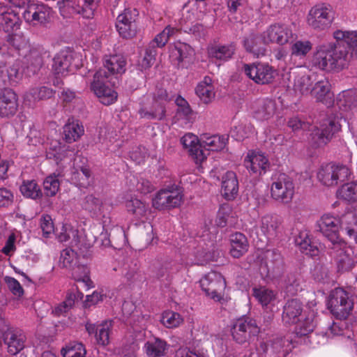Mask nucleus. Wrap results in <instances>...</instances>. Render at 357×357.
Segmentation results:
<instances>
[{"label": "nucleus", "mask_w": 357, "mask_h": 357, "mask_svg": "<svg viewBox=\"0 0 357 357\" xmlns=\"http://www.w3.org/2000/svg\"><path fill=\"white\" fill-rule=\"evenodd\" d=\"M317 225L319 231L333 245L344 241L340 236V230L357 241V214L353 211H348L340 217L326 213L317 220Z\"/></svg>", "instance_id": "1"}, {"label": "nucleus", "mask_w": 357, "mask_h": 357, "mask_svg": "<svg viewBox=\"0 0 357 357\" xmlns=\"http://www.w3.org/2000/svg\"><path fill=\"white\" fill-rule=\"evenodd\" d=\"M349 62L348 52L340 48L335 43H328L317 47L312 63L320 70L328 72L341 70Z\"/></svg>", "instance_id": "2"}, {"label": "nucleus", "mask_w": 357, "mask_h": 357, "mask_svg": "<svg viewBox=\"0 0 357 357\" xmlns=\"http://www.w3.org/2000/svg\"><path fill=\"white\" fill-rule=\"evenodd\" d=\"M282 321L285 324H296V333L301 336L312 332L316 326L314 311H303V304L298 299L287 301L284 307Z\"/></svg>", "instance_id": "3"}, {"label": "nucleus", "mask_w": 357, "mask_h": 357, "mask_svg": "<svg viewBox=\"0 0 357 357\" xmlns=\"http://www.w3.org/2000/svg\"><path fill=\"white\" fill-rule=\"evenodd\" d=\"M334 21V14L331 7L326 3H317L308 10L305 22L307 26L315 31L328 29Z\"/></svg>", "instance_id": "4"}, {"label": "nucleus", "mask_w": 357, "mask_h": 357, "mask_svg": "<svg viewBox=\"0 0 357 357\" xmlns=\"http://www.w3.org/2000/svg\"><path fill=\"white\" fill-rule=\"evenodd\" d=\"M8 5L0 4V26L8 33L20 29L21 21L18 13L12 8H22L32 4L31 0H5Z\"/></svg>", "instance_id": "5"}, {"label": "nucleus", "mask_w": 357, "mask_h": 357, "mask_svg": "<svg viewBox=\"0 0 357 357\" xmlns=\"http://www.w3.org/2000/svg\"><path fill=\"white\" fill-rule=\"evenodd\" d=\"M350 174L351 169L348 165L329 163L322 165L318 169L317 178L323 185L334 187L339 182L347 179Z\"/></svg>", "instance_id": "6"}, {"label": "nucleus", "mask_w": 357, "mask_h": 357, "mask_svg": "<svg viewBox=\"0 0 357 357\" xmlns=\"http://www.w3.org/2000/svg\"><path fill=\"white\" fill-rule=\"evenodd\" d=\"M328 308L337 319H346L354 308V303L349 293L342 288L333 290L328 300Z\"/></svg>", "instance_id": "7"}, {"label": "nucleus", "mask_w": 357, "mask_h": 357, "mask_svg": "<svg viewBox=\"0 0 357 357\" xmlns=\"http://www.w3.org/2000/svg\"><path fill=\"white\" fill-rule=\"evenodd\" d=\"M296 38L297 34L291 26L281 23L271 24L261 33V40L266 45L272 43L284 46Z\"/></svg>", "instance_id": "8"}, {"label": "nucleus", "mask_w": 357, "mask_h": 357, "mask_svg": "<svg viewBox=\"0 0 357 357\" xmlns=\"http://www.w3.org/2000/svg\"><path fill=\"white\" fill-rule=\"evenodd\" d=\"M168 96L165 90L160 89L157 96L146 98L139 110L142 118L161 120L165 116V103Z\"/></svg>", "instance_id": "9"}, {"label": "nucleus", "mask_w": 357, "mask_h": 357, "mask_svg": "<svg viewBox=\"0 0 357 357\" xmlns=\"http://www.w3.org/2000/svg\"><path fill=\"white\" fill-rule=\"evenodd\" d=\"M200 287L206 295L215 301L223 299L226 282L223 276L215 271H211L199 280Z\"/></svg>", "instance_id": "10"}, {"label": "nucleus", "mask_w": 357, "mask_h": 357, "mask_svg": "<svg viewBox=\"0 0 357 357\" xmlns=\"http://www.w3.org/2000/svg\"><path fill=\"white\" fill-rule=\"evenodd\" d=\"M294 195V184L287 175L282 174L273 179L271 186V197L282 204H289Z\"/></svg>", "instance_id": "11"}, {"label": "nucleus", "mask_w": 357, "mask_h": 357, "mask_svg": "<svg viewBox=\"0 0 357 357\" xmlns=\"http://www.w3.org/2000/svg\"><path fill=\"white\" fill-rule=\"evenodd\" d=\"M107 78V73L100 69L95 73L93 80L91 84V89L99 98L100 101L105 105L114 103L117 98V93L106 85Z\"/></svg>", "instance_id": "12"}, {"label": "nucleus", "mask_w": 357, "mask_h": 357, "mask_svg": "<svg viewBox=\"0 0 357 357\" xmlns=\"http://www.w3.org/2000/svg\"><path fill=\"white\" fill-rule=\"evenodd\" d=\"M183 193L178 188H166L156 193L152 205L159 211L178 207L183 202Z\"/></svg>", "instance_id": "13"}, {"label": "nucleus", "mask_w": 357, "mask_h": 357, "mask_svg": "<svg viewBox=\"0 0 357 357\" xmlns=\"http://www.w3.org/2000/svg\"><path fill=\"white\" fill-rule=\"evenodd\" d=\"M245 74L257 84H267L272 82L275 78V71L268 63H253L244 65Z\"/></svg>", "instance_id": "14"}, {"label": "nucleus", "mask_w": 357, "mask_h": 357, "mask_svg": "<svg viewBox=\"0 0 357 357\" xmlns=\"http://www.w3.org/2000/svg\"><path fill=\"white\" fill-rule=\"evenodd\" d=\"M332 249L335 253V259L337 271L339 273L350 271L357 261L352 248L343 241L333 245Z\"/></svg>", "instance_id": "15"}, {"label": "nucleus", "mask_w": 357, "mask_h": 357, "mask_svg": "<svg viewBox=\"0 0 357 357\" xmlns=\"http://www.w3.org/2000/svg\"><path fill=\"white\" fill-rule=\"evenodd\" d=\"M138 11L135 9H125L119 14L116 21V28L123 38H132L137 33L136 19Z\"/></svg>", "instance_id": "16"}, {"label": "nucleus", "mask_w": 357, "mask_h": 357, "mask_svg": "<svg viewBox=\"0 0 357 357\" xmlns=\"http://www.w3.org/2000/svg\"><path fill=\"white\" fill-rule=\"evenodd\" d=\"M259 333V328L255 321L249 318L238 319L231 328L233 339L239 344L245 343L252 336H256Z\"/></svg>", "instance_id": "17"}, {"label": "nucleus", "mask_w": 357, "mask_h": 357, "mask_svg": "<svg viewBox=\"0 0 357 357\" xmlns=\"http://www.w3.org/2000/svg\"><path fill=\"white\" fill-rule=\"evenodd\" d=\"M341 119L342 117L339 116L328 117L322 122L320 128L313 127L312 135L319 146L326 144L333 135L340 130Z\"/></svg>", "instance_id": "18"}, {"label": "nucleus", "mask_w": 357, "mask_h": 357, "mask_svg": "<svg viewBox=\"0 0 357 357\" xmlns=\"http://www.w3.org/2000/svg\"><path fill=\"white\" fill-rule=\"evenodd\" d=\"M243 162L248 171L256 176L265 174L270 168V162L267 155L259 151H248Z\"/></svg>", "instance_id": "19"}, {"label": "nucleus", "mask_w": 357, "mask_h": 357, "mask_svg": "<svg viewBox=\"0 0 357 357\" xmlns=\"http://www.w3.org/2000/svg\"><path fill=\"white\" fill-rule=\"evenodd\" d=\"M52 15V9L43 3L30 4L23 13L25 22L32 26L45 24L50 22Z\"/></svg>", "instance_id": "20"}, {"label": "nucleus", "mask_w": 357, "mask_h": 357, "mask_svg": "<svg viewBox=\"0 0 357 357\" xmlns=\"http://www.w3.org/2000/svg\"><path fill=\"white\" fill-rule=\"evenodd\" d=\"M83 210L87 211L93 218L105 217L110 211L111 206L94 197L93 195H86L80 203Z\"/></svg>", "instance_id": "21"}, {"label": "nucleus", "mask_w": 357, "mask_h": 357, "mask_svg": "<svg viewBox=\"0 0 357 357\" xmlns=\"http://www.w3.org/2000/svg\"><path fill=\"white\" fill-rule=\"evenodd\" d=\"M290 59L296 66H301L312 49V43L307 39H294L289 43Z\"/></svg>", "instance_id": "22"}, {"label": "nucleus", "mask_w": 357, "mask_h": 357, "mask_svg": "<svg viewBox=\"0 0 357 357\" xmlns=\"http://www.w3.org/2000/svg\"><path fill=\"white\" fill-rule=\"evenodd\" d=\"M181 143L189 151L197 164H202L206 159V153L202 149L201 139L188 132L181 138Z\"/></svg>", "instance_id": "23"}, {"label": "nucleus", "mask_w": 357, "mask_h": 357, "mask_svg": "<svg viewBox=\"0 0 357 357\" xmlns=\"http://www.w3.org/2000/svg\"><path fill=\"white\" fill-rule=\"evenodd\" d=\"M18 109L17 94L11 89H5L0 93V117L10 118Z\"/></svg>", "instance_id": "24"}, {"label": "nucleus", "mask_w": 357, "mask_h": 357, "mask_svg": "<svg viewBox=\"0 0 357 357\" xmlns=\"http://www.w3.org/2000/svg\"><path fill=\"white\" fill-rule=\"evenodd\" d=\"M73 54L68 51H61L54 58L52 70L59 76H65L71 72L77 64H73Z\"/></svg>", "instance_id": "25"}, {"label": "nucleus", "mask_w": 357, "mask_h": 357, "mask_svg": "<svg viewBox=\"0 0 357 357\" xmlns=\"http://www.w3.org/2000/svg\"><path fill=\"white\" fill-rule=\"evenodd\" d=\"M275 104L272 100L259 99L255 101L252 105L253 117L257 121H266L275 114Z\"/></svg>", "instance_id": "26"}, {"label": "nucleus", "mask_w": 357, "mask_h": 357, "mask_svg": "<svg viewBox=\"0 0 357 357\" xmlns=\"http://www.w3.org/2000/svg\"><path fill=\"white\" fill-rule=\"evenodd\" d=\"M21 78L22 73L20 71L18 63L0 66V87L15 85L20 82Z\"/></svg>", "instance_id": "27"}, {"label": "nucleus", "mask_w": 357, "mask_h": 357, "mask_svg": "<svg viewBox=\"0 0 357 357\" xmlns=\"http://www.w3.org/2000/svg\"><path fill=\"white\" fill-rule=\"evenodd\" d=\"M310 94L316 99L329 107L334 102V95L331 91V84L327 80L317 82L311 89Z\"/></svg>", "instance_id": "28"}, {"label": "nucleus", "mask_w": 357, "mask_h": 357, "mask_svg": "<svg viewBox=\"0 0 357 357\" xmlns=\"http://www.w3.org/2000/svg\"><path fill=\"white\" fill-rule=\"evenodd\" d=\"M238 192V181L236 174L227 171L222 176L221 194L227 200H233Z\"/></svg>", "instance_id": "29"}, {"label": "nucleus", "mask_w": 357, "mask_h": 357, "mask_svg": "<svg viewBox=\"0 0 357 357\" xmlns=\"http://www.w3.org/2000/svg\"><path fill=\"white\" fill-rule=\"evenodd\" d=\"M125 206L127 211L132 214L135 218L139 220L146 218L150 211L148 204L132 196L126 197Z\"/></svg>", "instance_id": "30"}, {"label": "nucleus", "mask_w": 357, "mask_h": 357, "mask_svg": "<svg viewBox=\"0 0 357 357\" xmlns=\"http://www.w3.org/2000/svg\"><path fill=\"white\" fill-rule=\"evenodd\" d=\"M266 45V43L261 40V33L260 35L251 33L243 40V46L246 51L257 58L265 55Z\"/></svg>", "instance_id": "31"}, {"label": "nucleus", "mask_w": 357, "mask_h": 357, "mask_svg": "<svg viewBox=\"0 0 357 357\" xmlns=\"http://www.w3.org/2000/svg\"><path fill=\"white\" fill-rule=\"evenodd\" d=\"M228 137L225 135H208L201 136L202 149H204L206 155L208 151H220L223 150L227 145Z\"/></svg>", "instance_id": "32"}, {"label": "nucleus", "mask_w": 357, "mask_h": 357, "mask_svg": "<svg viewBox=\"0 0 357 357\" xmlns=\"http://www.w3.org/2000/svg\"><path fill=\"white\" fill-rule=\"evenodd\" d=\"M195 93L200 100L204 104H208L213 101L215 96V89L213 84V79L209 76H206L198 83Z\"/></svg>", "instance_id": "33"}, {"label": "nucleus", "mask_w": 357, "mask_h": 357, "mask_svg": "<svg viewBox=\"0 0 357 357\" xmlns=\"http://www.w3.org/2000/svg\"><path fill=\"white\" fill-rule=\"evenodd\" d=\"M230 254L234 258H239L248 250L249 244L246 236L236 232L230 236Z\"/></svg>", "instance_id": "34"}, {"label": "nucleus", "mask_w": 357, "mask_h": 357, "mask_svg": "<svg viewBox=\"0 0 357 357\" xmlns=\"http://www.w3.org/2000/svg\"><path fill=\"white\" fill-rule=\"evenodd\" d=\"M168 348L166 341L154 337L144 344L143 349L149 357H161L165 354Z\"/></svg>", "instance_id": "35"}, {"label": "nucleus", "mask_w": 357, "mask_h": 357, "mask_svg": "<svg viewBox=\"0 0 357 357\" xmlns=\"http://www.w3.org/2000/svg\"><path fill=\"white\" fill-rule=\"evenodd\" d=\"M296 243L299 247L301 251L306 255L314 257L319 253L317 245L311 241L307 231H303L299 233L298 236L296 239Z\"/></svg>", "instance_id": "36"}, {"label": "nucleus", "mask_w": 357, "mask_h": 357, "mask_svg": "<svg viewBox=\"0 0 357 357\" xmlns=\"http://www.w3.org/2000/svg\"><path fill=\"white\" fill-rule=\"evenodd\" d=\"M103 64L111 75L122 74L126 71V61L121 54L105 56Z\"/></svg>", "instance_id": "37"}, {"label": "nucleus", "mask_w": 357, "mask_h": 357, "mask_svg": "<svg viewBox=\"0 0 357 357\" xmlns=\"http://www.w3.org/2000/svg\"><path fill=\"white\" fill-rule=\"evenodd\" d=\"M194 55L193 49L187 43L177 41L174 44L172 50V57L178 61V63H189Z\"/></svg>", "instance_id": "38"}, {"label": "nucleus", "mask_w": 357, "mask_h": 357, "mask_svg": "<svg viewBox=\"0 0 357 357\" xmlns=\"http://www.w3.org/2000/svg\"><path fill=\"white\" fill-rule=\"evenodd\" d=\"M252 295L263 307H267L268 305H273L277 300L276 292L266 287L252 288Z\"/></svg>", "instance_id": "39"}, {"label": "nucleus", "mask_w": 357, "mask_h": 357, "mask_svg": "<svg viewBox=\"0 0 357 357\" xmlns=\"http://www.w3.org/2000/svg\"><path fill=\"white\" fill-rule=\"evenodd\" d=\"M235 51L233 45H213L208 48V56L211 59L219 60L220 61H226L231 58Z\"/></svg>", "instance_id": "40"}, {"label": "nucleus", "mask_w": 357, "mask_h": 357, "mask_svg": "<svg viewBox=\"0 0 357 357\" xmlns=\"http://www.w3.org/2000/svg\"><path fill=\"white\" fill-rule=\"evenodd\" d=\"M257 225L264 236L271 237L276 234L279 223L275 216L266 214L261 217Z\"/></svg>", "instance_id": "41"}, {"label": "nucleus", "mask_w": 357, "mask_h": 357, "mask_svg": "<svg viewBox=\"0 0 357 357\" xmlns=\"http://www.w3.org/2000/svg\"><path fill=\"white\" fill-rule=\"evenodd\" d=\"M337 197L349 204L357 202V181L341 185L337 190Z\"/></svg>", "instance_id": "42"}, {"label": "nucleus", "mask_w": 357, "mask_h": 357, "mask_svg": "<svg viewBox=\"0 0 357 357\" xmlns=\"http://www.w3.org/2000/svg\"><path fill=\"white\" fill-rule=\"evenodd\" d=\"M333 37L337 43L342 42L357 52V31L337 29L333 33Z\"/></svg>", "instance_id": "43"}, {"label": "nucleus", "mask_w": 357, "mask_h": 357, "mask_svg": "<svg viewBox=\"0 0 357 357\" xmlns=\"http://www.w3.org/2000/svg\"><path fill=\"white\" fill-rule=\"evenodd\" d=\"M84 132L83 126L78 121L68 122L63 127L65 139L69 143L77 141L84 134Z\"/></svg>", "instance_id": "44"}, {"label": "nucleus", "mask_w": 357, "mask_h": 357, "mask_svg": "<svg viewBox=\"0 0 357 357\" xmlns=\"http://www.w3.org/2000/svg\"><path fill=\"white\" fill-rule=\"evenodd\" d=\"M337 105L344 110L351 109L357 101V93L354 89H349L340 93L337 98Z\"/></svg>", "instance_id": "45"}, {"label": "nucleus", "mask_w": 357, "mask_h": 357, "mask_svg": "<svg viewBox=\"0 0 357 357\" xmlns=\"http://www.w3.org/2000/svg\"><path fill=\"white\" fill-rule=\"evenodd\" d=\"M255 128L249 123H240L232 127L230 136L237 141H242L254 134Z\"/></svg>", "instance_id": "46"}, {"label": "nucleus", "mask_w": 357, "mask_h": 357, "mask_svg": "<svg viewBox=\"0 0 357 357\" xmlns=\"http://www.w3.org/2000/svg\"><path fill=\"white\" fill-rule=\"evenodd\" d=\"M63 357H86V350L84 345L78 342H71L61 350Z\"/></svg>", "instance_id": "47"}, {"label": "nucleus", "mask_w": 357, "mask_h": 357, "mask_svg": "<svg viewBox=\"0 0 357 357\" xmlns=\"http://www.w3.org/2000/svg\"><path fill=\"white\" fill-rule=\"evenodd\" d=\"M160 322L167 328H174L183 324V318L178 312L172 310H165L161 314Z\"/></svg>", "instance_id": "48"}, {"label": "nucleus", "mask_w": 357, "mask_h": 357, "mask_svg": "<svg viewBox=\"0 0 357 357\" xmlns=\"http://www.w3.org/2000/svg\"><path fill=\"white\" fill-rule=\"evenodd\" d=\"M6 344L8 345V351L15 355L18 354L24 347L25 336L21 333H10Z\"/></svg>", "instance_id": "49"}, {"label": "nucleus", "mask_w": 357, "mask_h": 357, "mask_svg": "<svg viewBox=\"0 0 357 357\" xmlns=\"http://www.w3.org/2000/svg\"><path fill=\"white\" fill-rule=\"evenodd\" d=\"M178 31V29L175 27L167 26L162 32L155 36L154 39L150 42L149 46H153L155 48L156 47L160 48L163 47L169 38L176 34Z\"/></svg>", "instance_id": "50"}, {"label": "nucleus", "mask_w": 357, "mask_h": 357, "mask_svg": "<svg viewBox=\"0 0 357 357\" xmlns=\"http://www.w3.org/2000/svg\"><path fill=\"white\" fill-rule=\"evenodd\" d=\"M54 95L52 89L46 86L32 88L25 94V99L29 102L38 101L51 98Z\"/></svg>", "instance_id": "51"}, {"label": "nucleus", "mask_w": 357, "mask_h": 357, "mask_svg": "<svg viewBox=\"0 0 357 357\" xmlns=\"http://www.w3.org/2000/svg\"><path fill=\"white\" fill-rule=\"evenodd\" d=\"M20 192L25 197L36 199L42 197L40 186L35 181H24L20 188Z\"/></svg>", "instance_id": "52"}, {"label": "nucleus", "mask_w": 357, "mask_h": 357, "mask_svg": "<svg viewBox=\"0 0 357 357\" xmlns=\"http://www.w3.org/2000/svg\"><path fill=\"white\" fill-rule=\"evenodd\" d=\"M57 5L63 17H69L74 13L80 12V6L77 0H59Z\"/></svg>", "instance_id": "53"}, {"label": "nucleus", "mask_w": 357, "mask_h": 357, "mask_svg": "<svg viewBox=\"0 0 357 357\" xmlns=\"http://www.w3.org/2000/svg\"><path fill=\"white\" fill-rule=\"evenodd\" d=\"M312 81L311 77L305 74H298L294 79V88L296 91L300 92L303 95L310 94Z\"/></svg>", "instance_id": "54"}, {"label": "nucleus", "mask_w": 357, "mask_h": 357, "mask_svg": "<svg viewBox=\"0 0 357 357\" xmlns=\"http://www.w3.org/2000/svg\"><path fill=\"white\" fill-rule=\"evenodd\" d=\"M73 276L75 280L84 283L87 289L94 287L89 277V269L86 266H77L73 271Z\"/></svg>", "instance_id": "55"}, {"label": "nucleus", "mask_w": 357, "mask_h": 357, "mask_svg": "<svg viewBox=\"0 0 357 357\" xmlns=\"http://www.w3.org/2000/svg\"><path fill=\"white\" fill-rule=\"evenodd\" d=\"M112 328V321H105L98 325L96 333V340L101 345H107L109 342V331Z\"/></svg>", "instance_id": "56"}, {"label": "nucleus", "mask_w": 357, "mask_h": 357, "mask_svg": "<svg viewBox=\"0 0 357 357\" xmlns=\"http://www.w3.org/2000/svg\"><path fill=\"white\" fill-rule=\"evenodd\" d=\"M43 187L47 196H54L58 192L60 187L58 176L55 174L47 176L43 182Z\"/></svg>", "instance_id": "57"}, {"label": "nucleus", "mask_w": 357, "mask_h": 357, "mask_svg": "<svg viewBox=\"0 0 357 357\" xmlns=\"http://www.w3.org/2000/svg\"><path fill=\"white\" fill-rule=\"evenodd\" d=\"M75 299L76 296L75 293L68 292L65 301L55 307L53 310V313L57 316L66 313L74 305Z\"/></svg>", "instance_id": "58"}, {"label": "nucleus", "mask_w": 357, "mask_h": 357, "mask_svg": "<svg viewBox=\"0 0 357 357\" xmlns=\"http://www.w3.org/2000/svg\"><path fill=\"white\" fill-rule=\"evenodd\" d=\"M101 0H83V4L80 6L79 13L74 14H81L85 18H92L94 13L98 8Z\"/></svg>", "instance_id": "59"}, {"label": "nucleus", "mask_w": 357, "mask_h": 357, "mask_svg": "<svg viewBox=\"0 0 357 357\" xmlns=\"http://www.w3.org/2000/svg\"><path fill=\"white\" fill-rule=\"evenodd\" d=\"M232 208L228 204L220 206L217 213L215 225L219 227H224L227 225L229 218L231 217Z\"/></svg>", "instance_id": "60"}, {"label": "nucleus", "mask_w": 357, "mask_h": 357, "mask_svg": "<svg viewBox=\"0 0 357 357\" xmlns=\"http://www.w3.org/2000/svg\"><path fill=\"white\" fill-rule=\"evenodd\" d=\"M314 280L320 283H328L331 281V274L327 267L322 265H316L312 271Z\"/></svg>", "instance_id": "61"}, {"label": "nucleus", "mask_w": 357, "mask_h": 357, "mask_svg": "<svg viewBox=\"0 0 357 357\" xmlns=\"http://www.w3.org/2000/svg\"><path fill=\"white\" fill-rule=\"evenodd\" d=\"M157 54L156 48L153 46H147L145 51V54L142 59L139 63V66L142 70H146L151 67L155 59Z\"/></svg>", "instance_id": "62"}, {"label": "nucleus", "mask_w": 357, "mask_h": 357, "mask_svg": "<svg viewBox=\"0 0 357 357\" xmlns=\"http://www.w3.org/2000/svg\"><path fill=\"white\" fill-rule=\"evenodd\" d=\"M8 42L17 50H22L29 47L28 40L22 33L10 34Z\"/></svg>", "instance_id": "63"}, {"label": "nucleus", "mask_w": 357, "mask_h": 357, "mask_svg": "<svg viewBox=\"0 0 357 357\" xmlns=\"http://www.w3.org/2000/svg\"><path fill=\"white\" fill-rule=\"evenodd\" d=\"M40 227L43 236L48 238L54 234V227L51 217L48 215H43L40 219Z\"/></svg>", "instance_id": "64"}]
</instances>
